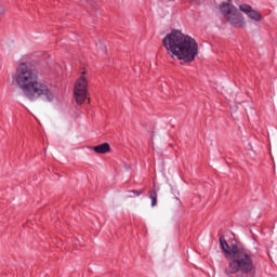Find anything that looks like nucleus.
<instances>
[{"instance_id": "obj_5", "label": "nucleus", "mask_w": 277, "mask_h": 277, "mask_svg": "<svg viewBox=\"0 0 277 277\" xmlns=\"http://www.w3.org/2000/svg\"><path fill=\"white\" fill-rule=\"evenodd\" d=\"M88 79L83 76H80L74 88V96L77 105H83L88 101Z\"/></svg>"}, {"instance_id": "obj_4", "label": "nucleus", "mask_w": 277, "mask_h": 277, "mask_svg": "<svg viewBox=\"0 0 277 277\" xmlns=\"http://www.w3.org/2000/svg\"><path fill=\"white\" fill-rule=\"evenodd\" d=\"M221 12L222 14H224L229 25H233L234 27H243V25H246V23L243 22V16L241 15V13H239L235 5L228 2L223 3L221 5Z\"/></svg>"}, {"instance_id": "obj_6", "label": "nucleus", "mask_w": 277, "mask_h": 277, "mask_svg": "<svg viewBox=\"0 0 277 277\" xmlns=\"http://www.w3.org/2000/svg\"><path fill=\"white\" fill-rule=\"evenodd\" d=\"M240 12H243L246 15H248L249 18H251V21H262L263 16L261 15V13H259V11H255L252 9V6L248 5V4H241L240 5Z\"/></svg>"}, {"instance_id": "obj_9", "label": "nucleus", "mask_w": 277, "mask_h": 277, "mask_svg": "<svg viewBox=\"0 0 277 277\" xmlns=\"http://www.w3.org/2000/svg\"><path fill=\"white\" fill-rule=\"evenodd\" d=\"M142 192L136 193V196H141Z\"/></svg>"}, {"instance_id": "obj_1", "label": "nucleus", "mask_w": 277, "mask_h": 277, "mask_svg": "<svg viewBox=\"0 0 277 277\" xmlns=\"http://www.w3.org/2000/svg\"><path fill=\"white\" fill-rule=\"evenodd\" d=\"M13 82L28 101L43 98L51 103L55 98V93L52 92L47 83L40 81L38 70L29 63H22L17 66Z\"/></svg>"}, {"instance_id": "obj_8", "label": "nucleus", "mask_w": 277, "mask_h": 277, "mask_svg": "<svg viewBox=\"0 0 277 277\" xmlns=\"http://www.w3.org/2000/svg\"><path fill=\"white\" fill-rule=\"evenodd\" d=\"M151 207H157V192L150 193Z\"/></svg>"}, {"instance_id": "obj_7", "label": "nucleus", "mask_w": 277, "mask_h": 277, "mask_svg": "<svg viewBox=\"0 0 277 277\" xmlns=\"http://www.w3.org/2000/svg\"><path fill=\"white\" fill-rule=\"evenodd\" d=\"M93 150L97 155H107V153L111 150V147L109 146L108 143H103L101 145L94 146Z\"/></svg>"}, {"instance_id": "obj_10", "label": "nucleus", "mask_w": 277, "mask_h": 277, "mask_svg": "<svg viewBox=\"0 0 277 277\" xmlns=\"http://www.w3.org/2000/svg\"><path fill=\"white\" fill-rule=\"evenodd\" d=\"M132 193H133V194H137V192H136V190H132Z\"/></svg>"}, {"instance_id": "obj_3", "label": "nucleus", "mask_w": 277, "mask_h": 277, "mask_svg": "<svg viewBox=\"0 0 277 277\" xmlns=\"http://www.w3.org/2000/svg\"><path fill=\"white\" fill-rule=\"evenodd\" d=\"M220 247L225 254V259H229V264L225 269V274H250L254 269V261L252 253L238 245L229 246L224 236L220 237Z\"/></svg>"}, {"instance_id": "obj_2", "label": "nucleus", "mask_w": 277, "mask_h": 277, "mask_svg": "<svg viewBox=\"0 0 277 277\" xmlns=\"http://www.w3.org/2000/svg\"><path fill=\"white\" fill-rule=\"evenodd\" d=\"M162 47L172 60H179L185 64H192L198 55V42L196 39L180 30H172L162 39Z\"/></svg>"}]
</instances>
